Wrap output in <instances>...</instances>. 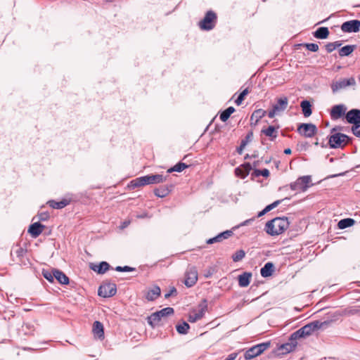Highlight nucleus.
I'll return each instance as SVG.
<instances>
[{
  "label": "nucleus",
  "mask_w": 360,
  "mask_h": 360,
  "mask_svg": "<svg viewBox=\"0 0 360 360\" xmlns=\"http://www.w3.org/2000/svg\"><path fill=\"white\" fill-rule=\"evenodd\" d=\"M128 224H129V222H124V225H123V227L127 226Z\"/></svg>",
  "instance_id": "obj_59"
},
{
  "label": "nucleus",
  "mask_w": 360,
  "mask_h": 360,
  "mask_svg": "<svg viewBox=\"0 0 360 360\" xmlns=\"http://www.w3.org/2000/svg\"><path fill=\"white\" fill-rule=\"evenodd\" d=\"M266 112L262 109L255 110L251 115L252 124H256L258 121L266 115Z\"/></svg>",
  "instance_id": "obj_29"
},
{
  "label": "nucleus",
  "mask_w": 360,
  "mask_h": 360,
  "mask_svg": "<svg viewBox=\"0 0 360 360\" xmlns=\"http://www.w3.org/2000/svg\"><path fill=\"white\" fill-rule=\"evenodd\" d=\"M248 169H249V172L251 170V167H250V164H249Z\"/></svg>",
  "instance_id": "obj_61"
},
{
  "label": "nucleus",
  "mask_w": 360,
  "mask_h": 360,
  "mask_svg": "<svg viewBox=\"0 0 360 360\" xmlns=\"http://www.w3.org/2000/svg\"><path fill=\"white\" fill-rule=\"evenodd\" d=\"M44 227L45 226L39 222L33 223L30 226L28 233H30L33 238H37L42 233Z\"/></svg>",
  "instance_id": "obj_20"
},
{
  "label": "nucleus",
  "mask_w": 360,
  "mask_h": 360,
  "mask_svg": "<svg viewBox=\"0 0 360 360\" xmlns=\"http://www.w3.org/2000/svg\"><path fill=\"white\" fill-rule=\"evenodd\" d=\"M235 111V108L232 106L229 107L224 110L220 115V120L222 122H226L230 117V115Z\"/></svg>",
  "instance_id": "obj_36"
},
{
  "label": "nucleus",
  "mask_w": 360,
  "mask_h": 360,
  "mask_svg": "<svg viewBox=\"0 0 360 360\" xmlns=\"http://www.w3.org/2000/svg\"><path fill=\"white\" fill-rule=\"evenodd\" d=\"M278 129V127H276L274 126H269L266 129H262V133L264 134L266 136L269 137L271 141H274L277 137Z\"/></svg>",
  "instance_id": "obj_23"
},
{
  "label": "nucleus",
  "mask_w": 360,
  "mask_h": 360,
  "mask_svg": "<svg viewBox=\"0 0 360 360\" xmlns=\"http://www.w3.org/2000/svg\"><path fill=\"white\" fill-rule=\"evenodd\" d=\"M184 284L190 288L193 286L198 281V271L195 266H189L185 275Z\"/></svg>",
  "instance_id": "obj_14"
},
{
  "label": "nucleus",
  "mask_w": 360,
  "mask_h": 360,
  "mask_svg": "<svg viewBox=\"0 0 360 360\" xmlns=\"http://www.w3.org/2000/svg\"><path fill=\"white\" fill-rule=\"evenodd\" d=\"M161 290L159 286L154 285L150 288L146 295L148 301H153L160 295Z\"/></svg>",
  "instance_id": "obj_21"
},
{
  "label": "nucleus",
  "mask_w": 360,
  "mask_h": 360,
  "mask_svg": "<svg viewBox=\"0 0 360 360\" xmlns=\"http://www.w3.org/2000/svg\"><path fill=\"white\" fill-rule=\"evenodd\" d=\"M207 309V304L206 300L200 302L198 307V310L192 311L188 316V321L194 323L201 319Z\"/></svg>",
  "instance_id": "obj_11"
},
{
  "label": "nucleus",
  "mask_w": 360,
  "mask_h": 360,
  "mask_svg": "<svg viewBox=\"0 0 360 360\" xmlns=\"http://www.w3.org/2000/svg\"><path fill=\"white\" fill-rule=\"evenodd\" d=\"M283 200H278L274 201L273 203L267 205L263 210L258 213L257 217H261L268 212L271 211L276 207H277Z\"/></svg>",
  "instance_id": "obj_34"
},
{
  "label": "nucleus",
  "mask_w": 360,
  "mask_h": 360,
  "mask_svg": "<svg viewBox=\"0 0 360 360\" xmlns=\"http://www.w3.org/2000/svg\"><path fill=\"white\" fill-rule=\"evenodd\" d=\"M348 123L356 125L360 124V110L352 109L348 111L345 115Z\"/></svg>",
  "instance_id": "obj_17"
},
{
  "label": "nucleus",
  "mask_w": 360,
  "mask_h": 360,
  "mask_svg": "<svg viewBox=\"0 0 360 360\" xmlns=\"http://www.w3.org/2000/svg\"><path fill=\"white\" fill-rule=\"evenodd\" d=\"M245 252L243 250H240L237 251L234 255H233L232 259L234 262H238L245 257Z\"/></svg>",
  "instance_id": "obj_40"
},
{
  "label": "nucleus",
  "mask_w": 360,
  "mask_h": 360,
  "mask_svg": "<svg viewBox=\"0 0 360 360\" xmlns=\"http://www.w3.org/2000/svg\"><path fill=\"white\" fill-rule=\"evenodd\" d=\"M326 49L328 53H331L335 50V48L333 47V44L332 42L328 43L326 45Z\"/></svg>",
  "instance_id": "obj_48"
},
{
  "label": "nucleus",
  "mask_w": 360,
  "mask_h": 360,
  "mask_svg": "<svg viewBox=\"0 0 360 360\" xmlns=\"http://www.w3.org/2000/svg\"><path fill=\"white\" fill-rule=\"evenodd\" d=\"M188 167V165L183 162H179L176 165H175L173 167H171L167 170L169 173H171L172 172H181L184 169Z\"/></svg>",
  "instance_id": "obj_37"
},
{
  "label": "nucleus",
  "mask_w": 360,
  "mask_h": 360,
  "mask_svg": "<svg viewBox=\"0 0 360 360\" xmlns=\"http://www.w3.org/2000/svg\"><path fill=\"white\" fill-rule=\"evenodd\" d=\"M166 179L162 174L146 175L136 178L131 181L130 186L133 188L148 184H155L164 182Z\"/></svg>",
  "instance_id": "obj_2"
},
{
  "label": "nucleus",
  "mask_w": 360,
  "mask_h": 360,
  "mask_svg": "<svg viewBox=\"0 0 360 360\" xmlns=\"http://www.w3.org/2000/svg\"><path fill=\"white\" fill-rule=\"evenodd\" d=\"M297 341H295V340H292V337L290 336L288 342L282 344L278 347V351L280 352L279 354H285L292 352L297 347Z\"/></svg>",
  "instance_id": "obj_18"
},
{
  "label": "nucleus",
  "mask_w": 360,
  "mask_h": 360,
  "mask_svg": "<svg viewBox=\"0 0 360 360\" xmlns=\"http://www.w3.org/2000/svg\"><path fill=\"white\" fill-rule=\"evenodd\" d=\"M274 266L271 262H267L264 264V266L261 269L260 274L262 277L266 278L271 276L274 272Z\"/></svg>",
  "instance_id": "obj_25"
},
{
  "label": "nucleus",
  "mask_w": 360,
  "mask_h": 360,
  "mask_svg": "<svg viewBox=\"0 0 360 360\" xmlns=\"http://www.w3.org/2000/svg\"><path fill=\"white\" fill-rule=\"evenodd\" d=\"M311 181L310 176H303L291 183L290 186L292 191H305L309 187Z\"/></svg>",
  "instance_id": "obj_9"
},
{
  "label": "nucleus",
  "mask_w": 360,
  "mask_h": 360,
  "mask_svg": "<svg viewBox=\"0 0 360 360\" xmlns=\"http://www.w3.org/2000/svg\"><path fill=\"white\" fill-rule=\"evenodd\" d=\"M313 35L316 39H325L329 35V31L326 27H319L314 33Z\"/></svg>",
  "instance_id": "obj_24"
},
{
  "label": "nucleus",
  "mask_w": 360,
  "mask_h": 360,
  "mask_svg": "<svg viewBox=\"0 0 360 360\" xmlns=\"http://www.w3.org/2000/svg\"><path fill=\"white\" fill-rule=\"evenodd\" d=\"M115 270H116L117 271H123L122 266H117V267L115 268Z\"/></svg>",
  "instance_id": "obj_56"
},
{
  "label": "nucleus",
  "mask_w": 360,
  "mask_h": 360,
  "mask_svg": "<svg viewBox=\"0 0 360 360\" xmlns=\"http://www.w3.org/2000/svg\"><path fill=\"white\" fill-rule=\"evenodd\" d=\"M40 221H46L49 218V214L47 212H41L38 215Z\"/></svg>",
  "instance_id": "obj_47"
},
{
  "label": "nucleus",
  "mask_w": 360,
  "mask_h": 360,
  "mask_svg": "<svg viewBox=\"0 0 360 360\" xmlns=\"http://www.w3.org/2000/svg\"><path fill=\"white\" fill-rule=\"evenodd\" d=\"M356 48V45H346L339 49V55L341 57L349 56Z\"/></svg>",
  "instance_id": "obj_30"
},
{
  "label": "nucleus",
  "mask_w": 360,
  "mask_h": 360,
  "mask_svg": "<svg viewBox=\"0 0 360 360\" xmlns=\"http://www.w3.org/2000/svg\"><path fill=\"white\" fill-rule=\"evenodd\" d=\"M360 30V20H351L343 22L341 30L345 33L358 32Z\"/></svg>",
  "instance_id": "obj_15"
},
{
  "label": "nucleus",
  "mask_w": 360,
  "mask_h": 360,
  "mask_svg": "<svg viewBox=\"0 0 360 360\" xmlns=\"http://www.w3.org/2000/svg\"><path fill=\"white\" fill-rule=\"evenodd\" d=\"M259 176H263L264 177H268L269 176V171L267 169H263L262 170L259 169H254L251 174V178L254 179L256 177Z\"/></svg>",
  "instance_id": "obj_35"
},
{
  "label": "nucleus",
  "mask_w": 360,
  "mask_h": 360,
  "mask_svg": "<svg viewBox=\"0 0 360 360\" xmlns=\"http://www.w3.org/2000/svg\"><path fill=\"white\" fill-rule=\"evenodd\" d=\"M117 288L115 283H106L98 288V295L103 297H110L116 294Z\"/></svg>",
  "instance_id": "obj_12"
},
{
  "label": "nucleus",
  "mask_w": 360,
  "mask_h": 360,
  "mask_svg": "<svg viewBox=\"0 0 360 360\" xmlns=\"http://www.w3.org/2000/svg\"><path fill=\"white\" fill-rule=\"evenodd\" d=\"M304 46L307 48V50L312 51V52H316L319 50V46L317 44L308 43V44H305Z\"/></svg>",
  "instance_id": "obj_45"
},
{
  "label": "nucleus",
  "mask_w": 360,
  "mask_h": 360,
  "mask_svg": "<svg viewBox=\"0 0 360 360\" xmlns=\"http://www.w3.org/2000/svg\"><path fill=\"white\" fill-rule=\"evenodd\" d=\"M122 269H123V271H132L134 270V268L128 266H122Z\"/></svg>",
  "instance_id": "obj_53"
},
{
  "label": "nucleus",
  "mask_w": 360,
  "mask_h": 360,
  "mask_svg": "<svg viewBox=\"0 0 360 360\" xmlns=\"http://www.w3.org/2000/svg\"><path fill=\"white\" fill-rule=\"evenodd\" d=\"M297 131L302 136L311 138L317 133L318 129L312 123H302L298 126Z\"/></svg>",
  "instance_id": "obj_7"
},
{
  "label": "nucleus",
  "mask_w": 360,
  "mask_h": 360,
  "mask_svg": "<svg viewBox=\"0 0 360 360\" xmlns=\"http://www.w3.org/2000/svg\"><path fill=\"white\" fill-rule=\"evenodd\" d=\"M270 346L271 342H266L249 347V359H253L260 355L265 350L269 349Z\"/></svg>",
  "instance_id": "obj_13"
},
{
  "label": "nucleus",
  "mask_w": 360,
  "mask_h": 360,
  "mask_svg": "<svg viewBox=\"0 0 360 360\" xmlns=\"http://www.w3.org/2000/svg\"><path fill=\"white\" fill-rule=\"evenodd\" d=\"M347 107L344 104L335 105L332 107L330 116L331 120H337L345 115Z\"/></svg>",
  "instance_id": "obj_16"
},
{
  "label": "nucleus",
  "mask_w": 360,
  "mask_h": 360,
  "mask_svg": "<svg viewBox=\"0 0 360 360\" xmlns=\"http://www.w3.org/2000/svg\"><path fill=\"white\" fill-rule=\"evenodd\" d=\"M173 314L174 309L172 307L164 308L158 311L153 313L150 316H148V323L150 326L154 328L158 324L162 318L172 315Z\"/></svg>",
  "instance_id": "obj_5"
},
{
  "label": "nucleus",
  "mask_w": 360,
  "mask_h": 360,
  "mask_svg": "<svg viewBox=\"0 0 360 360\" xmlns=\"http://www.w3.org/2000/svg\"><path fill=\"white\" fill-rule=\"evenodd\" d=\"M359 311L360 309H350L348 310V314H350V315H354V314H357L359 315Z\"/></svg>",
  "instance_id": "obj_50"
},
{
  "label": "nucleus",
  "mask_w": 360,
  "mask_h": 360,
  "mask_svg": "<svg viewBox=\"0 0 360 360\" xmlns=\"http://www.w3.org/2000/svg\"><path fill=\"white\" fill-rule=\"evenodd\" d=\"M93 333L95 337L98 339H103L104 338V330L103 326L100 321H95L93 325Z\"/></svg>",
  "instance_id": "obj_22"
},
{
  "label": "nucleus",
  "mask_w": 360,
  "mask_h": 360,
  "mask_svg": "<svg viewBox=\"0 0 360 360\" xmlns=\"http://www.w3.org/2000/svg\"><path fill=\"white\" fill-rule=\"evenodd\" d=\"M248 158V154L245 156V159Z\"/></svg>",
  "instance_id": "obj_64"
},
{
  "label": "nucleus",
  "mask_w": 360,
  "mask_h": 360,
  "mask_svg": "<svg viewBox=\"0 0 360 360\" xmlns=\"http://www.w3.org/2000/svg\"><path fill=\"white\" fill-rule=\"evenodd\" d=\"M176 292V290L174 287H173L170 291L165 295V298H169L171 295H174Z\"/></svg>",
  "instance_id": "obj_49"
},
{
  "label": "nucleus",
  "mask_w": 360,
  "mask_h": 360,
  "mask_svg": "<svg viewBox=\"0 0 360 360\" xmlns=\"http://www.w3.org/2000/svg\"><path fill=\"white\" fill-rule=\"evenodd\" d=\"M288 226L287 217H276L266 222L264 230L270 236H278L283 233Z\"/></svg>",
  "instance_id": "obj_1"
},
{
  "label": "nucleus",
  "mask_w": 360,
  "mask_h": 360,
  "mask_svg": "<svg viewBox=\"0 0 360 360\" xmlns=\"http://www.w3.org/2000/svg\"><path fill=\"white\" fill-rule=\"evenodd\" d=\"M351 140L345 134L335 133L328 137V144L331 148H343Z\"/></svg>",
  "instance_id": "obj_4"
},
{
  "label": "nucleus",
  "mask_w": 360,
  "mask_h": 360,
  "mask_svg": "<svg viewBox=\"0 0 360 360\" xmlns=\"http://www.w3.org/2000/svg\"><path fill=\"white\" fill-rule=\"evenodd\" d=\"M323 323L316 321L305 325L299 330L291 334L292 340L297 341L300 338H304L310 335L313 332L321 328Z\"/></svg>",
  "instance_id": "obj_3"
},
{
  "label": "nucleus",
  "mask_w": 360,
  "mask_h": 360,
  "mask_svg": "<svg viewBox=\"0 0 360 360\" xmlns=\"http://www.w3.org/2000/svg\"><path fill=\"white\" fill-rule=\"evenodd\" d=\"M236 354L233 353L228 356V357L225 360H235L236 358Z\"/></svg>",
  "instance_id": "obj_52"
},
{
  "label": "nucleus",
  "mask_w": 360,
  "mask_h": 360,
  "mask_svg": "<svg viewBox=\"0 0 360 360\" xmlns=\"http://www.w3.org/2000/svg\"><path fill=\"white\" fill-rule=\"evenodd\" d=\"M252 274L250 273H249L248 274V276H249V278L251 277Z\"/></svg>",
  "instance_id": "obj_62"
},
{
  "label": "nucleus",
  "mask_w": 360,
  "mask_h": 360,
  "mask_svg": "<svg viewBox=\"0 0 360 360\" xmlns=\"http://www.w3.org/2000/svg\"><path fill=\"white\" fill-rule=\"evenodd\" d=\"M53 276L54 278L61 284H68L69 283L68 277L58 269H53Z\"/></svg>",
  "instance_id": "obj_26"
},
{
  "label": "nucleus",
  "mask_w": 360,
  "mask_h": 360,
  "mask_svg": "<svg viewBox=\"0 0 360 360\" xmlns=\"http://www.w3.org/2000/svg\"><path fill=\"white\" fill-rule=\"evenodd\" d=\"M356 85V81L354 77L348 79L341 78L338 81L333 82L331 84V89L333 93H335L341 89H344L347 86H354Z\"/></svg>",
  "instance_id": "obj_8"
},
{
  "label": "nucleus",
  "mask_w": 360,
  "mask_h": 360,
  "mask_svg": "<svg viewBox=\"0 0 360 360\" xmlns=\"http://www.w3.org/2000/svg\"><path fill=\"white\" fill-rule=\"evenodd\" d=\"M42 275L49 281L53 282V280H54L53 269L52 271L43 270Z\"/></svg>",
  "instance_id": "obj_41"
},
{
  "label": "nucleus",
  "mask_w": 360,
  "mask_h": 360,
  "mask_svg": "<svg viewBox=\"0 0 360 360\" xmlns=\"http://www.w3.org/2000/svg\"><path fill=\"white\" fill-rule=\"evenodd\" d=\"M354 222L355 221L351 218L343 219L338 222V226L339 229H344L352 226L354 225Z\"/></svg>",
  "instance_id": "obj_33"
},
{
  "label": "nucleus",
  "mask_w": 360,
  "mask_h": 360,
  "mask_svg": "<svg viewBox=\"0 0 360 360\" xmlns=\"http://www.w3.org/2000/svg\"><path fill=\"white\" fill-rule=\"evenodd\" d=\"M190 326L186 322H183L181 324H178L176 326V330L179 334H186Z\"/></svg>",
  "instance_id": "obj_38"
},
{
  "label": "nucleus",
  "mask_w": 360,
  "mask_h": 360,
  "mask_svg": "<svg viewBox=\"0 0 360 360\" xmlns=\"http://www.w3.org/2000/svg\"><path fill=\"white\" fill-rule=\"evenodd\" d=\"M352 131L356 137L360 138V124L353 125L352 127Z\"/></svg>",
  "instance_id": "obj_46"
},
{
  "label": "nucleus",
  "mask_w": 360,
  "mask_h": 360,
  "mask_svg": "<svg viewBox=\"0 0 360 360\" xmlns=\"http://www.w3.org/2000/svg\"><path fill=\"white\" fill-rule=\"evenodd\" d=\"M288 104V100L287 97L279 98L277 100V103L273 105V108L268 112V117L273 118L276 115L281 112L284 111Z\"/></svg>",
  "instance_id": "obj_10"
},
{
  "label": "nucleus",
  "mask_w": 360,
  "mask_h": 360,
  "mask_svg": "<svg viewBox=\"0 0 360 360\" xmlns=\"http://www.w3.org/2000/svg\"><path fill=\"white\" fill-rule=\"evenodd\" d=\"M232 234H233V232L231 231L228 230V231H224V232L218 234L216 236L218 238L219 242H221L223 240L226 239L229 237H230Z\"/></svg>",
  "instance_id": "obj_42"
},
{
  "label": "nucleus",
  "mask_w": 360,
  "mask_h": 360,
  "mask_svg": "<svg viewBox=\"0 0 360 360\" xmlns=\"http://www.w3.org/2000/svg\"><path fill=\"white\" fill-rule=\"evenodd\" d=\"M332 43L333 44V47L335 48V49H336L337 48H339L342 45V43L340 41H336L332 42Z\"/></svg>",
  "instance_id": "obj_54"
},
{
  "label": "nucleus",
  "mask_w": 360,
  "mask_h": 360,
  "mask_svg": "<svg viewBox=\"0 0 360 360\" xmlns=\"http://www.w3.org/2000/svg\"><path fill=\"white\" fill-rule=\"evenodd\" d=\"M357 284H358L359 286H360V281H358Z\"/></svg>",
  "instance_id": "obj_63"
},
{
  "label": "nucleus",
  "mask_w": 360,
  "mask_h": 360,
  "mask_svg": "<svg viewBox=\"0 0 360 360\" xmlns=\"http://www.w3.org/2000/svg\"><path fill=\"white\" fill-rule=\"evenodd\" d=\"M89 267L97 274H103L110 269V264L106 262H101L98 264L90 263Z\"/></svg>",
  "instance_id": "obj_19"
},
{
  "label": "nucleus",
  "mask_w": 360,
  "mask_h": 360,
  "mask_svg": "<svg viewBox=\"0 0 360 360\" xmlns=\"http://www.w3.org/2000/svg\"><path fill=\"white\" fill-rule=\"evenodd\" d=\"M238 283L240 287L248 286V272H244L238 277Z\"/></svg>",
  "instance_id": "obj_39"
},
{
  "label": "nucleus",
  "mask_w": 360,
  "mask_h": 360,
  "mask_svg": "<svg viewBox=\"0 0 360 360\" xmlns=\"http://www.w3.org/2000/svg\"><path fill=\"white\" fill-rule=\"evenodd\" d=\"M291 153H292V150L290 148H286L284 150V153L286 155H290V154H291Z\"/></svg>",
  "instance_id": "obj_55"
},
{
  "label": "nucleus",
  "mask_w": 360,
  "mask_h": 360,
  "mask_svg": "<svg viewBox=\"0 0 360 360\" xmlns=\"http://www.w3.org/2000/svg\"><path fill=\"white\" fill-rule=\"evenodd\" d=\"M314 144H315L316 146H318L319 143V142H318V141H316V142H315V143H314Z\"/></svg>",
  "instance_id": "obj_60"
},
{
  "label": "nucleus",
  "mask_w": 360,
  "mask_h": 360,
  "mask_svg": "<svg viewBox=\"0 0 360 360\" xmlns=\"http://www.w3.org/2000/svg\"><path fill=\"white\" fill-rule=\"evenodd\" d=\"M300 106L304 117H307L311 115V105L309 101L307 100L302 101L300 103Z\"/></svg>",
  "instance_id": "obj_28"
},
{
  "label": "nucleus",
  "mask_w": 360,
  "mask_h": 360,
  "mask_svg": "<svg viewBox=\"0 0 360 360\" xmlns=\"http://www.w3.org/2000/svg\"><path fill=\"white\" fill-rule=\"evenodd\" d=\"M23 252L22 248H19L17 251L18 255H20V254Z\"/></svg>",
  "instance_id": "obj_57"
},
{
  "label": "nucleus",
  "mask_w": 360,
  "mask_h": 360,
  "mask_svg": "<svg viewBox=\"0 0 360 360\" xmlns=\"http://www.w3.org/2000/svg\"><path fill=\"white\" fill-rule=\"evenodd\" d=\"M248 143V135L244 137V139L242 140L241 143L239 147L237 148V152L238 154H241L244 148H245L246 145Z\"/></svg>",
  "instance_id": "obj_44"
},
{
  "label": "nucleus",
  "mask_w": 360,
  "mask_h": 360,
  "mask_svg": "<svg viewBox=\"0 0 360 360\" xmlns=\"http://www.w3.org/2000/svg\"><path fill=\"white\" fill-rule=\"evenodd\" d=\"M170 192V189L167 186H160V188L154 190V193L159 198H164L167 196Z\"/></svg>",
  "instance_id": "obj_32"
},
{
  "label": "nucleus",
  "mask_w": 360,
  "mask_h": 360,
  "mask_svg": "<svg viewBox=\"0 0 360 360\" xmlns=\"http://www.w3.org/2000/svg\"><path fill=\"white\" fill-rule=\"evenodd\" d=\"M217 22V15L212 11H209L206 13L205 17L198 23L199 27L202 30H212Z\"/></svg>",
  "instance_id": "obj_6"
},
{
  "label": "nucleus",
  "mask_w": 360,
  "mask_h": 360,
  "mask_svg": "<svg viewBox=\"0 0 360 360\" xmlns=\"http://www.w3.org/2000/svg\"><path fill=\"white\" fill-rule=\"evenodd\" d=\"M235 174L240 179H244L248 174V162H244L240 167L236 168Z\"/></svg>",
  "instance_id": "obj_27"
},
{
  "label": "nucleus",
  "mask_w": 360,
  "mask_h": 360,
  "mask_svg": "<svg viewBox=\"0 0 360 360\" xmlns=\"http://www.w3.org/2000/svg\"><path fill=\"white\" fill-rule=\"evenodd\" d=\"M248 94V87L244 89L243 91L239 94L236 99L235 103L236 105H240L244 100L245 96Z\"/></svg>",
  "instance_id": "obj_43"
},
{
  "label": "nucleus",
  "mask_w": 360,
  "mask_h": 360,
  "mask_svg": "<svg viewBox=\"0 0 360 360\" xmlns=\"http://www.w3.org/2000/svg\"><path fill=\"white\" fill-rule=\"evenodd\" d=\"M243 356L245 359H248V350L244 352Z\"/></svg>",
  "instance_id": "obj_58"
},
{
  "label": "nucleus",
  "mask_w": 360,
  "mask_h": 360,
  "mask_svg": "<svg viewBox=\"0 0 360 360\" xmlns=\"http://www.w3.org/2000/svg\"><path fill=\"white\" fill-rule=\"evenodd\" d=\"M47 204L53 209H62L69 204V200H62L59 202L55 200H49Z\"/></svg>",
  "instance_id": "obj_31"
},
{
  "label": "nucleus",
  "mask_w": 360,
  "mask_h": 360,
  "mask_svg": "<svg viewBox=\"0 0 360 360\" xmlns=\"http://www.w3.org/2000/svg\"><path fill=\"white\" fill-rule=\"evenodd\" d=\"M214 243H219V240H218V238H217V236L210 238L207 240V244H213Z\"/></svg>",
  "instance_id": "obj_51"
}]
</instances>
